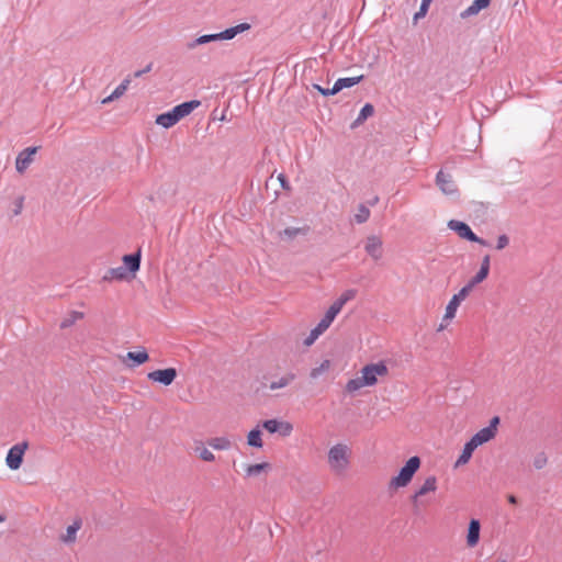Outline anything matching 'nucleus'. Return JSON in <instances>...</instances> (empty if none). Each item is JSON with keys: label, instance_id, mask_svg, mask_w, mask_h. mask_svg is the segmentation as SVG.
Returning <instances> with one entry per match:
<instances>
[{"label": "nucleus", "instance_id": "obj_44", "mask_svg": "<svg viewBox=\"0 0 562 562\" xmlns=\"http://www.w3.org/2000/svg\"><path fill=\"white\" fill-rule=\"evenodd\" d=\"M509 244V238L507 235L503 234L499 235L497 238L496 249L502 250L506 248Z\"/></svg>", "mask_w": 562, "mask_h": 562}, {"label": "nucleus", "instance_id": "obj_4", "mask_svg": "<svg viewBox=\"0 0 562 562\" xmlns=\"http://www.w3.org/2000/svg\"><path fill=\"white\" fill-rule=\"evenodd\" d=\"M448 227L451 231H454L461 238L468 239L473 243H477L484 247L488 246V243L485 239L477 237L472 232L471 227L463 222L451 220L448 222Z\"/></svg>", "mask_w": 562, "mask_h": 562}, {"label": "nucleus", "instance_id": "obj_27", "mask_svg": "<svg viewBox=\"0 0 562 562\" xmlns=\"http://www.w3.org/2000/svg\"><path fill=\"white\" fill-rule=\"evenodd\" d=\"M460 304H461V302H459L457 299H454L452 296L451 300L449 301L447 307H446V313H445L443 319L445 321H450V319L454 318L457 310H458Z\"/></svg>", "mask_w": 562, "mask_h": 562}, {"label": "nucleus", "instance_id": "obj_14", "mask_svg": "<svg viewBox=\"0 0 562 562\" xmlns=\"http://www.w3.org/2000/svg\"><path fill=\"white\" fill-rule=\"evenodd\" d=\"M436 183L439 187V189L442 191V193L447 195H452L457 193V186L452 179V177L449 173H446L443 171H439L436 177Z\"/></svg>", "mask_w": 562, "mask_h": 562}, {"label": "nucleus", "instance_id": "obj_13", "mask_svg": "<svg viewBox=\"0 0 562 562\" xmlns=\"http://www.w3.org/2000/svg\"><path fill=\"white\" fill-rule=\"evenodd\" d=\"M382 239L375 235L368 236L366 239L364 249L367 254L374 260H379L383 256Z\"/></svg>", "mask_w": 562, "mask_h": 562}, {"label": "nucleus", "instance_id": "obj_6", "mask_svg": "<svg viewBox=\"0 0 562 562\" xmlns=\"http://www.w3.org/2000/svg\"><path fill=\"white\" fill-rule=\"evenodd\" d=\"M29 443L26 441L20 442L11 447L8 451L5 462L9 469L18 470L23 461V456L27 449Z\"/></svg>", "mask_w": 562, "mask_h": 562}, {"label": "nucleus", "instance_id": "obj_1", "mask_svg": "<svg viewBox=\"0 0 562 562\" xmlns=\"http://www.w3.org/2000/svg\"><path fill=\"white\" fill-rule=\"evenodd\" d=\"M361 375L351 379L346 384V390L350 393L357 392L364 386H373L378 383L379 376H385L389 369L383 361L370 363L361 369Z\"/></svg>", "mask_w": 562, "mask_h": 562}, {"label": "nucleus", "instance_id": "obj_49", "mask_svg": "<svg viewBox=\"0 0 562 562\" xmlns=\"http://www.w3.org/2000/svg\"><path fill=\"white\" fill-rule=\"evenodd\" d=\"M490 262H491L490 256L488 255L484 256L480 268L490 271Z\"/></svg>", "mask_w": 562, "mask_h": 562}, {"label": "nucleus", "instance_id": "obj_51", "mask_svg": "<svg viewBox=\"0 0 562 562\" xmlns=\"http://www.w3.org/2000/svg\"><path fill=\"white\" fill-rule=\"evenodd\" d=\"M131 81H132V76L130 75L120 83V86H122L125 90H127Z\"/></svg>", "mask_w": 562, "mask_h": 562}, {"label": "nucleus", "instance_id": "obj_56", "mask_svg": "<svg viewBox=\"0 0 562 562\" xmlns=\"http://www.w3.org/2000/svg\"><path fill=\"white\" fill-rule=\"evenodd\" d=\"M445 327L443 325L441 324L440 327L438 328V330H442Z\"/></svg>", "mask_w": 562, "mask_h": 562}, {"label": "nucleus", "instance_id": "obj_40", "mask_svg": "<svg viewBox=\"0 0 562 562\" xmlns=\"http://www.w3.org/2000/svg\"><path fill=\"white\" fill-rule=\"evenodd\" d=\"M322 334V330H319L317 327H314L308 336L304 339V345L307 347L312 346Z\"/></svg>", "mask_w": 562, "mask_h": 562}, {"label": "nucleus", "instance_id": "obj_32", "mask_svg": "<svg viewBox=\"0 0 562 562\" xmlns=\"http://www.w3.org/2000/svg\"><path fill=\"white\" fill-rule=\"evenodd\" d=\"M335 316L328 311L325 313L324 317L319 321V323L315 326L323 333L327 330V328L331 325Z\"/></svg>", "mask_w": 562, "mask_h": 562}, {"label": "nucleus", "instance_id": "obj_22", "mask_svg": "<svg viewBox=\"0 0 562 562\" xmlns=\"http://www.w3.org/2000/svg\"><path fill=\"white\" fill-rule=\"evenodd\" d=\"M81 528V521L75 520L66 529V533L61 536V540L65 543H74L77 539V532Z\"/></svg>", "mask_w": 562, "mask_h": 562}, {"label": "nucleus", "instance_id": "obj_11", "mask_svg": "<svg viewBox=\"0 0 562 562\" xmlns=\"http://www.w3.org/2000/svg\"><path fill=\"white\" fill-rule=\"evenodd\" d=\"M148 380L158 382L165 386L172 384L177 378V370L175 368H167L162 370H155L147 374Z\"/></svg>", "mask_w": 562, "mask_h": 562}, {"label": "nucleus", "instance_id": "obj_50", "mask_svg": "<svg viewBox=\"0 0 562 562\" xmlns=\"http://www.w3.org/2000/svg\"><path fill=\"white\" fill-rule=\"evenodd\" d=\"M278 180L280 181V183H281L283 189H289L288 181H286L285 176L283 173H280L278 176Z\"/></svg>", "mask_w": 562, "mask_h": 562}, {"label": "nucleus", "instance_id": "obj_29", "mask_svg": "<svg viewBox=\"0 0 562 562\" xmlns=\"http://www.w3.org/2000/svg\"><path fill=\"white\" fill-rule=\"evenodd\" d=\"M247 443L255 448L262 447L261 432L259 429H252L247 436Z\"/></svg>", "mask_w": 562, "mask_h": 562}, {"label": "nucleus", "instance_id": "obj_46", "mask_svg": "<svg viewBox=\"0 0 562 562\" xmlns=\"http://www.w3.org/2000/svg\"><path fill=\"white\" fill-rule=\"evenodd\" d=\"M23 202H24V198H23V196H19V198L14 201V210H13V214H14V215H19V214L22 212V209H23Z\"/></svg>", "mask_w": 562, "mask_h": 562}, {"label": "nucleus", "instance_id": "obj_35", "mask_svg": "<svg viewBox=\"0 0 562 562\" xmlns=\"http://www.w3.org/2000/svg\"><path fill=\"white\" fill-rule=\"evenodd\" d=\"M547 463H548V458L543 451L538 452L533 457L532 464H533L535 469L541 470L547 465Z\"/></svg>", "mask_w": 562, "mask_h": 562}, {"label": "nucleus", "instance_id": "obj_25", "mask_svg": "<svg viewBox=\"0 0 562 562\" xmlns=\"http://www.w3.org/2000/svg\"><path fill=\"white\" fill-rule=\"evenodd\" d=\"M83 318V313L78 311H71L60 322V328L65 329L72 326L77 321Z\"/></svg>", "mask_w": 562, "mask_h": 562}, {"label": "nucleus", "instance_id": "obj_47", "mask_svg": "<svg viewBox=\"0 0 562 562\" xmlns=\"http://www.w3.org/2000/svg\"><path fill=\"white\" fill-rule=\"evenodd\" d=\"M151 68H153V63H149V64H148L144 69L135 71V72L133 74V77H135V78H139V77H142L143 75H145V74L149 72V71L151 70Z\"/></svg>", "mask_w": 562, "mask_h": 562}, {"label": "nucleus", "instance_id": "obj_45", "mask_svg": "<svg viewBox=\"0 0 562 562\" xmlns=\"http://www.w3.org/2000/svg\"><path fill=\"white\" fill-rule=\"evenodd\" d=\"M313 88L316 89L324 97H329V95H334L337 93V92H334V87L331 89H326V88L321 87L319 85H313Z\"/></svg>", "mask_w": 562, "mask_h": 562}, {"label": "nucleus", "instance_id": "obj_23", "mask_svg": "<svg viewBox=\"0 0 562 562\" xmlns=\"http://www.w3.org/2000/svg\"><path fill=\"white\" fill-rule=\"evenodd\" d=\"M179 121L175 116L173 112L170 110L168 112L161 113L156 117V124L165 127L170 128L173 125H176Z\"/></svg>", "mask_w": 562, "mask_h": 562}, {"label": "nucleus", "instance_id": "obj_12", "mask_svg": "<svg viewBox=\"0 0 562 562\" xmlns=\"http://www.w3.org/2000/svg\"><path fill=\"white\" fill-rule=\"evenodd\" d=\"M38 147H27L23 149L15 159V169L19 173H24L34 160Z\"/></svg>", "mask_w": 562, "mask_h": 562}, {"label": "nucleus", "instance_id": "obj_42", "mask_svg": "<svg viewBox=\"0 0 562 562\" xmlns=\"http://www.w3.org/2000/svg\"><path fill=\"white\" fill-rule=\"evenodd\" d=\"M357 295V290L355 289H349V290H346L339 297L338 300L342 303V305H345L347 302H349L350 300L355 299Z\"/></svg>", "mask_w": 562, "mask_h": 562}, {"label": "nucleus", "instance_id": "obj_19", "mask_svg": "<svg viewBox=\"0 0 562 562\" xmlns=\"http://www.w3.org/2000/svg\"><path fill=\"white\" fill-rule=\"evenodd\" d=\"M490 2L486 0H474L464 11L461 12V18L467 19L476 15L481 10L487 8Z\"/></svg>", "mask_w": 562, "mask_h": 562}, {"label": "nucleus", "instance_id": "obj_5", "mask_svg": "<svg viewBox=\"0 0 562 562\" xmlns=\"http://www.w3.org/2000/svg\"><path fill=\"white\" fill-rule=\"evenodd\" d=\"M498 424H499V417L498 416L493 417L490 420V425L480 429L470 440L474 441V443L477 447L488 442L496 436Z\"/></svg>", "mask_w": 562, "mask_h": 562}, {"label": "nucleus", "instance_id": "obj_8", "mask_svg": "<svg viewBox=\"0 0 562 562\" xmlns=\"http://www.w3.org/2000/svg\"><path fill=\"white\" fill-rule=\"evenodd\" d=\"M262 427L270 434L278 432L282 437H289L293 431V425L291 423L278 419L265 420Z\"/></svg>", "mask_w": 562, "mask_h": 562}, {"label": "nucleus", "instance_id": "obj_28", "mask_svg": "<svg viewBox=\"0 0 562 562\" xmlns=\"http://www.w3.org/2000/svg\"><path fill=\"white\" fill-rule=\"evenodd\" d=\"M209 445L216 450H227L231 447V441L225 437H215L209 440Z\"/></svg>", "mask_w": 562, "mask_h": 562}, {"label": "nucleus", "instance_id": "obj_31", "mask_svg": "<svg viewBox=\"0 0 562 562\" xmlns=\"http://www.w3.org/2000/svg\"><path fill=\"white\" fill-rule=\"evenodd\" d=\"M126 358L135 361L136 364H142L148 360V353L146 351H130Z\"/></svg>", "mask_w": 562, "mask_h": 562}, {"label": "nucleus", "instance_id": "obj_43", "mask_svg": "<svg viewBox=\"0 0 562 562\" xmlns=\"http://www.w3.org/2000/svg\"><path fill=\"white\" fill-rule=\"evenodd\" d=\"M344 305L342 303L337 299L327 310L329 313H331L335 317L340 313Z\"/></svg>", "mask_w": 562, "mask_h": 562}, {"label": "nucleus", "instance_id": "obj_10", "mask_svg": "<svg viewBox=\"0 0 562 562\" xmlns=\"http://www.w3.org/2000/svg\"><path fill=\"white\" fill-rule=\"evenodd\" d=\"M295 379L296 375L293 372H286L280 376H267V382L265 383V386L268 387L270 391H277L289 386Z\"/></svg>", "mask_w": 562, "mask_h": 562}, {"label": "nucleus", "instance_id": "obj_58", "mask_svg": "<svg viewBox=\"0 0 562 562\" xmlns=\"http://www.w3.org/2000/svg\"><path fill=\"white\" fill-rule=\"evenodd\" d=\"M497 562H506L505 560H501V561H497Z\"/></svg>", "mask_w": 562, "mask_h": 562}, {"label": "nucleus", "instance_id": "obj_2", "mask_svg": "<svg viewBox=\"0 0 562 562\" xmlns=\"http://www.w3.org/2000/svg\"><path fill=\"white\" fill-rule=\"evenodd\" d=\"M350 450L345 443H336L328 451L329 468L336 472H344L349 465Z\"/></svg>", "mask_w": 562, "mask_h": 562}, {"label": "nucleus", "instance_id": "obj_21", "mask_svg": "<svg viewBox=\"0 0 562 562\" xmlns=\"http://www.w3.org/2000/svg\"><path fill=\"white\" fill-rule=\"evenodd\" d=\"M477 448V446L474 443V441H471L469 440L464 447H463V450H462V453L460 454V457L458 458L457 462H456V467H460L462 464H465L469 462V460L471 459L472 457V453L473 451Z\"/></svg>", "mask_w": 562, "mask_h": 562}, {"label": "nucleus", "instance_id": "obj_33", "mask_svg": "<svg viewBox=\"0 0 562 562\" xmlns=\"http://www.w3.org/2000/svg\"><path fill=\"white\" fill-rule=\"evenodd\" d=\"M268 463H257V464H250L246 468V474L247 476H255L261 473L266 468H268Z\"/></svg>", "mask_w": 562, "mask_h": 562}, {"label": "nucleus", "instance_id": "obj_7", "mask_svg": "<svg viewBox=\"0 0 562 562\" xmlns=\"http://www.w3.org/2000/svg\"><path fill=\"white\" fill-rule=\"evenodd\" d=\"M250 29L249 23H240L233 27L226 29L223 32L215 34H205L207 43L216 42V41H228L233 40L236 35L246 32Z\"/></svg>", "mask_w": 562, "mask_h": 562}, {"label": "nucleus", "instance_id": "obj_30", "mask_svg": "<svg viewBox=\"0 0 562 562\" xmlns=\"http://www.w3.org/2000/svg\"><path fill=\"white\" fill-rule=\"evenodd\" d=\"M370 214V210L364 204H360L358 206V212L355 214V221L358 224L366 223L369 220Z\"/></svg>", "mask_w": 562, "mask_h": 562}, {"label": "nucleus", "instance_id": "obj_36", "mask_svg": "<svg viewBox=\"0 0 562 562\" xmlns=\"http://www.w3.org/2000/svg\"><path fill=\"white\" fill-rule=\"evenodd\" d=\"M195 452L204 461L211 462V461H214V459H215L214 453L212 451H210L209 449H206L205 447H203V446H201V447L198 446L195 448Z\"/></svg>", "mask_w": 562, "mask_h": 562}, {"label": "nucleus", "instance_id": "obj_57", "mask_svg": "<svg viewBox=\"0 0 562 562\" xmlns=\"http://www.w3.org/2000/svg\"><path fill=\"white\" fill-rule=\"evenodd\" d=\"M4 520V517L0 515V522Z\"/></svg>", "mask_w": 562, "mask_h": 562}, {"label": "nucleus", "instance_id": "obj_17", "mask_svg": "<svg viewBox=\"0 0 562 562\" xmlns=\"http://www.w3.org/2000/svg\"><path fill=\"white\" fill-rule=\"evenodd\" d=\"M480 531H481L480 521L477 519H472L469 524L468 535H467L468 547L473 548L479 543Z\"/></svg>", "mask_w": 562, "mask_h": 562}, {"label": "nucleus", "instance_id": "obj_26", "mask_svg": "<svg viewBox=\"0 0 562 562\" xmlns=\"http://www.w3.org/2000/svg\"><path fill=\"white\" fill-rule=\"evenodd\" d=\"M374 113V108L372 104L370 103H366L362 109L360 110L359 114H358V117L356 119V121L353 122L352 126H356V125H360L362 124L368 117H370L371 115H373Z\"/></svg>", "mask_w": 562, "mask_h": 562}, {"label": "nucleus", "instance_id": "obj_34", "mask_svg": "<svg viewBox=\"0 0 562 562\" xmlns=\"http://www.w3.org/2000/svg\"><path fill=\"white\" fill-rule=\"evenodd\" d=\"M330 367V361L329 360H324L318 367L316 368H313L311 370V378L312 379H317L321 374H323L325 371H327Z\"/></svg>", "mask_w": 562, "mask_h": 562}, {"label": "nucleus", "instance_id": "obj_53", "mask_svg": "<svg viewBox=\"0 0 562 562\" xmlns=\"http://www.w3.org/2000/svg\"><path fill=\"white\" fill-rule=\"evenodd\" d=\"M116 99H117V98H113V93H111L109 97H106V98H104V99L102 100V103H103V104H106V103H110V102H112V101H114V100H116Z\"/></svg>", "mask_w": 562, "mask_h": 562}, {"label": "nucleus", "instance_id": "obj_52", "mask_svg": "<svg viewBox=\"0 0 562 562\" xmlns=\"http://www.w3.org/2000/svg\"><path fill=\"white\" fill-rule=\"evenodd\" d=\"M299 229L296 228H286L284 229V235L289 237H294L297 234Z\"/></svg>", "mask_w": 562, "mask_h": 562}, {"label": "nucleus", "instance_id": "obj_48", "mask_svg": "<svg viewBox=\"0 0 562 562\" xmlns=\"http://www.w3.org/2000/svg\"><path fill=\"white\" fill-rule=\"evenodd\" d=\"M126 92V90L122 87V86H117L114 91L112 92L113 93V98H120L122 97L124 93Z\"/></svg>", "mask_w": 562, "mask_h": 562}, {"label": "nucleus", "instance_id": "obj_3", "mask_svg": "<svg viewBox=\"0 0 562 562\" xmlns=\"http://www.w3.org/2000/svg\"><path fill=\"white\" fill-rule=\"evenodd\" d=\"M419 467L420 459L418 457L415 456L409 458L405 465L400 470V473L391 480L390 486L394 488L407 486Z\"/></svg>", "mask_w": 562, "mask_h": 562}, {"label": "nucleus", "instance_id": "obj_9", "mask_svg": "<svg viewBox=\"0 0 562 562\" xmlns=\"http://www.w3.org/2000/svg\"><path fill=\"white\" fill-rule=\"evenodd\" d=\"M437 490V479L431 475L428 476L424 483L419 486V488L415 492L412 497V501L415 506L425 505V502L422 499L423 496L428 493H434Z\"/></svg>", "mask_w": 562, "mask_h": 562}, {"label": "nucleus", "instance_id": "obj_54", "mask_svg": "<svg viewBox=\"0 0 562 562\" xmlns=\"http://www.w3.org/2000/svg\"><path fill=\"white\" fill-rule=\"evenodd\" d=\"M508 502H509L510 504H514V505H515V504H517V498H516V496H514V495H509V496H508Z\"/></svg>", "mask_w": 562, "mask_h": 562}, {"label": "nucleus", "instance_id": "obj_38", "mask_svg": "<svg viewBox=\"0 0 562 562\" xmlns=\"http://www.w3.org/2000/svg\"><path fill=\"white\" fill-rule=\"evenodd\" d=\"M488 272L487 270L485 269H482L480 268V270L476 272V274L469 281L473 286H475L476 284L483 282L487 276H488Z\"/></svg>", "mask_w": 562, "mask_h": 562}, {"label": "nucleus", "instance_id": "obj_16", "mask_svg": "<svg viewBox=\"0 0 562 562\" xmlns=\"http://www.w3.org/2000/svg\"><path fill=\"white\" fill-rule=\"evenodd\" d=\"M201 102L198 100H192L188 102H183L181 104L176 105L171 109L175 116L178 121L181 119L188 116L193 110H195L198 106H200Z\"/></svg>", "mask_w": 562, "mask_h": 562}, {"label": "nucleus", "instance_id": "obj_55", "mask_svg": "<svg viewBox=\"0 0 562 562\" xmlns=\"http://www.w3.org/2000/svg\"><path fill=\"white\" fill-rule=\"evenodd\" d=\"M378 200H379V199H378V196H376V198H374V200H372L371 204H372V205H373V204H375V203L378 202Z\"/></svg>", "mask_w": 562, "mask_h": 562}, {"label": "nucleus", "instance_id": "obj_20", "mask_svg": "<svg viewBox=\"0 0 562 562\" xmlns=\"http://www.w3.org/2000/svg\"><path fill=\"white\" fill-rule=\"evenodd\" d=\"M363 79V76L339 78L334 85V92H339L345 88H351L359 83Z\"/></svg>", "mask_w": 562, "mask_h": 562}, {"label": "nucleus", "instance_id": "obj_24", "mask_svg": "<svg viewBox=\"0 0 562 562\" xmlns=\"http://www.w3.org/2000/svg\"><path fill=\"white\" fill-rule=\"evenodd\" d=\"M127 277L126 268L125 267H117V268H111L109 269L105 274L103 276L104 281H112V280H124Z\"/></svg>", "mask_w": 562, "mask_h": 562}, {"label": "nucleus", "instance_id": "obj_18", "mask_svg": "<svg viewBox=\"0 0 562 562\" xmlns=\"http://www.w3.org/2000/svg\"><path fill=\"white\" fill-rule=\"evenodd\" d=\"M123 267L126 268V272L135 273L138 271L140 267V250L135 254L125 255L123 257Z\"/></svg>", "mask_w": 562, "mask_h": 562}, {"label": "nucleus", "instance_id": "obj_15", "mask_svg": "<svg viewBox=\"0 0 562 562\" xmlns=\"http://www.w3.org/2000/svg\"><path fill=\"white\" fill-rule=\"evenodd\" d=\"M201 102L198 100H192L188 102H183L181 104L176 105L171 109L175 116L178 121L181 119L188 116L193 110H195L198 106H200Z\"/></svg>", "mask_w": 562, "mask_h": 562}, {"label": "nucleus", "instance_id": "obj_41", "mask_svg": "<svg viewBox=\"0 0 562 562\" xmlns=\"http://www.w3.org/2000/svg\"><path fill=\"white\" fill-rule=\"evenodd\" d=\"M204 44H207V40H206V36L205 35H201L199 37H196L195 40L191 41V42H188L186 44V47L189 49V50H192L194 49L196 46L199 45H204Z\"/></svg>", "mask_w": 562, "mask_h": 562}, {"label": "nucleus", "instance_id": "obj_37", "mask_svg": "<svg viewBox=\"0 0 562 562\" xmlns=\"http://www.w3.org/2000/svg\"><path fill=\"white\" fill-rule=\"evenodd\" d=\"M431 2L432 0H422L419 10L414 14L415 22H417L419 19L424 18L427 14Z\"/></svg>", "mask_w": 562, "mask_h": 562}, {"label": "nucleus", "instance_id": "obj_39", "mask_svg": "<svg viewBox=\"0 0 562 562\" xmlns=\"http://www.w3.org/2000/svg\"><path fill=\"white\" fill-rule=\"evenodd\" d=\"M474 286L470 282H468L457 294L453 295V297L457 299L459 302H462L470 294Z\"/></svg>", "mask_w": 562, "mask_h": 562}]
</instances>
